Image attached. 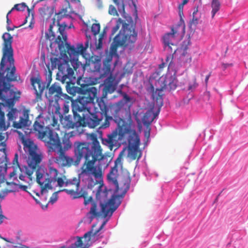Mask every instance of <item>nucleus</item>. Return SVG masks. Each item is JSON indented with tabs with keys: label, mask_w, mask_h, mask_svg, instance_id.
<instances>
[{
	"label": "nucleus",
	"mask_w": 248,
	"mask_h": 248,
	"mask_svg": "<svg viewBox=\"0 0 248 248\" xmlns=\"http://www.w3.org/2000/svg\"><path fill=\"white\" fill-rule=\"evenodd\" d=\"M3 46L2 49V56L0 62V99L4 102L10 110L7 114L9 121L16 120L20 111L14 108L15 104L20 98L19 92H15L11 89L10 82L17 81L18 76L16 74L15 65L14 49L12 46V36L8 32L2 35Z\"/></svg>",
	"instance_id": "obj_1"
},
{
	"label": "nucleus",
	"mask_w": 248,
	"mask_h": 248,
	"mask_svg": "<svg viewBox=\"0 0 248 248\" xmlns=\"http://www.w3.org/2000/svg\"><path fill=\"white\" fill-rule=\"evenodd\" d=\"M22 143L25 151L28 153L27 163L29 168L31 169L27 170L26 174L31 180L33 172H35V180L40 187L42 194L52 190L53 185L56 183L57 186L60 187L63 186L64 183L66 186L71 184L70 181L65 183V176L60 173L51 164H49L46 169L39 165L43 158V155L32 141L23 140Z\"/></svg>",
	"instance_id": "obj_2"
},
{
	"label": "nucleus",
	"mask_w": 248,
	"mask_h": 248,
	"mask_svg": "<svg viewBox=\"0 0 248 248\" xmlns=\"http://www.w3.org/2000/svg\"><path fill=\"white\" fill-rule=\"evenodd\" d=\"M67 181H70L71 184L66 186L64 183L63 186H64L67 187L71 186L72 188H64L54 192L50 197L49 202L52 204L55 202L58 198V192L61 191L65 192L74 199L83 198L85 206L89 203L91 204L90 211L87 213V215H90L89 217L90 222L95 217H102L106 218L108 216L110 217L120 204V203L116 204V199L119 197V195H113L110 199L105 202H103L100 200V197L101 193L106 194V192L102 191L103 184L100 185L98 186L96 193V200H93L92 196L88 197V192L85 188H81L79 191L80 181L78 179L75 178L72 180H66L65 177L64 182Z\"/></svg>",
	"instance_id": "obj_3"
},
{
	"label": "nucleus",
	"mask_w": 248,
	"mask_h": 248,
	"mask_svg": "<svg viewBox=\"0 0 248 248\" xmlns=\"http://www.w3.org/2000/svg\"><path fill=\"white\" fill-rule=\"evenodd\" d=\"M33 130L37 132L39 139L44 142L49 152H65L72 147V142L67 136L64 135L61 141L58 134L44 125L43 122L36 120L33 124Z\"/></svg>",
	"instance_id": "obj_4"
},
{
	"label": "nucleus",
	"mask_w": 248,
	"mask_h": 248,
	"mask_svg": "<svg viewBox=\"0 0 248 248\" xmlns=\"http://www.w3.org/2000/svg\"><path fill=\"white\" fill-rule=\"evenodd\" d=\"M90 138L91 143L80 141L74 142V155L76 157L75 166H78L82 158H84L85 160H88L93 157L95 153L98 155L103 153L96 134H91Z\"/></svg>",
	"instance_id": "obj_5"
},
{
	"label": "nucleus",
	"mask_w": 248,
	"mask_h": 248,
	"mask_svg": "<svg viewBox=\"0 0 248 248\" xmlns=\"http://www.w3.org/2000/svg\"><path fill=\"white\" fill-rule=\"evenodd\" d=\"M124 30L117 34L113 38L111 44L109 53L107 56H110L111 59L113 57H119L117 54L118 46L128 47L132 49L134 47V44L137 40V32L133 30L126 29V26L124 27Z\"/></svg>",
	"instance_id": "obj_6"
},
{
	"label": "nucleus",
	"mask_w": 248,
	"mask_h": 248,
	"mask_svg": "<svg viewBox=\"0 0 248 248\" xmlns=\"http://www.w3.org/2000/svg\"><path fill=\"white\" fill-rule=\"evenodd\" d=\"M124 153V150L120 152L114 161V166L111 167L109 173L107 175L108 180L110 184L114 185L116 193H119L122 189H124L123 195L125 194L129 189L130 183V177H125L124 178L123 186L119 187V186L118 182V178L119 176V171L122 170L123 169Z\"/></svg>",
	"instance_id": "obj_7"
},
{
	"label": "nucleus",
	"mask_w": 248,
	"mask_h": 248,
	"mask_svg": "<svg viewBox=\"0 0 248 248\" xmlns=\"http://www.w3.org/2000/svg\"><path fill=\"white\" fill-rule=\"evenodd\" d=\"M97 94L96 88L91 86L83 87L81 89L77 99L72 102V108L81 112L88 109V104L93 103L95 98L97 97Z\"/></svg>",
	"instance_id": "obj_8"
},
{
	"label": "nucleus",
	"mask_w": 248,
	"mask_h": 248,
	"mask_svg": "<svg viewBox=\"0 0 248 248\" xmlns=\"http://www.w3.org/2000/svg\"><path fill=\"white\" fill-rule=\"evenodd\" d=\"M104 155H98L95 153L93 157L88 160H85L81 168L80 175H85L88 176H94L96 179H100L102 176V170L100 167L95 166L94 164L97 160L100 161L103 159Z\"/></svg>",
	"instance_id": "obj_9"
},
{
	"label": "nucleus",
	"mask_w": 248,
	"mask_h": 248,
	"mask_svg": "<svg viewBox=\"0 0 248 248\" xmlns=\"http://www.w3.org/2000/svg\"><path fill=\"white\" fill-rule=\"evenodd\" d=\"M132 130L127 124H124L122 125L119 124L118 127L111 134L108 135L107 139L102 140V143L112 150L117 141L123 140L126 134L129 135Z\"/></svg>",
	"instance_id": "obj_10"
},
{
	"label": "nucleus",
	"mask_w": 248,
	"mask_h": 248,
	"mask_svg": "<svg viewBox=\"0 0 248 248\" xmlns=\"http://www.w3.org/2000/svg\"><path fill=\"white\" fill-rule=\"evenodd\" d=\"M51 62V70L50 69L49 64H46V67L48 69V79L49 80L48 85L49 84L51 80L52 71L54 69L58 68L59 72L57 75L59 77H62V75L68 74L70 70H73L70 67L69 62L67 61L62 58L51 57L50 59Z\"/></svg>",
	"instance_id": "obj_11"
},
{
	"label": "nucleus",
	"mask_w": 248,
	"mask_h": 248,
	"mask_svg": "<svg viewBox=\"0 0 248 248\" xmlns=\"http://www.w3.org/2000/svg\"><path fill=\"white\" fill-rule=\"evenodd\" d=\"M55 42L58 45L59 49L62 52L67 53L71 59L78 55V51L74 46H71L66 42L67 35L64 33V29L59 28V34L55 37Z\"/></svg>",
	"instance_id": "obj_12"
},
{
	"label": "nucleus",
	"mask_w": 248,
	"mask_h": 248,
	"mask_svg": "<svg viewBox=\"0 0 248 248\" xmlns=\"http://www.w3.org/2000/svg\"><path fill=\"white\" fill-rule=\"evenodd\" d=\"M128 156L131 160H139L141 156L139 149L140 140L135 130L133 129L128 138Z\"/></svg>",
	"instance_id": "obj_13"
},
{
	"label": "nucleus",
	"mask_w": 248,
	"mask_h": 248,
	"mask_svg": "<svg viewBox=\"0 0 248 248\" xmlns=\"http://www.w3.org/2000/svg\"><path fill=\"white\" fill-rule=\"evenodd\" d=\"M73 116H65L63 119V127L66 129H74L75 127H82L84 124V120L79 114L78 113V110H75L72 108Z\"/></svg>",
	"instance_id": "obj_14"
},
{
	"label": "nucleus",
	"mask_w": 248,
	"mask_h": 248,
	"mask_svg": "<svg viewBox=\"0 0 248 248\" xmlns=\"http://www.w3.org/2000/svg\"><path fill=\"white\" fill-rule=\"evenodd\" d=\"M68 74H65L61 77V82L64 84L66 83L65 88L67 92L74 96L76 93L79 94L82 88L75 86V81L76 80V77L74 75V70H70Z\"/></svg>",
	"instance_id": "obj_15"
},
{
	"label": "nucleus",
	"mask_w": 248,
	"mask_h": 248,
	"mask_svg": "<svg viewBox=\"0 0 248 248\" xmlns=\"http://www.w3.org/2000/svg\"><path fill=\"white\" fill-rule=\"evenodd\" d=\"M68 16V14H67V9L66 8H62L58 13L56 14L55 17L53 18L52 23L49 26V29H48V32L46 33V37L47 40H48L49 41H52V40H53L56 37V35H55V33L52 31L53 25L55 24L56 20H57V25L59 26V28L61 27L62 29H64V33H65L64 28H65V27L66 26V25H64V27L62 26V25H60V21L62 18H63L65 16ZM57 33L58 34H59V29H58V30L57 31Z\"/></svg>",
	"instance_id": "obj_16"
},
{
	"label": "nucleus",
	"mask_w": 248,
	"mask_h": 248,
	"mask_svg": "<svg viewBox=\"0 0 248 248\" xmlns=\"http://www.w3.org/2000/svg\"><path fill=\"white\" fill-rule=\"evenodd\" d=\"M183 5L181 3L179 5V15L180 21L178 24L171 28V40L175 39L177 41L181 40L185 33V27L184 20L183 19Z\"/></svg>",
	"instance_id": "obj_17"
},
{
	"label": "nucleus",
	"mask_w": 248,
	"mask_h": 248,
	"mask_svg": "<svg viewBox=\"0 0 248 248\" xmlns=\"http://www.w3.org/2000/svg\"><path fill=\"white\" fill-rule=\"evenodd\" d=\"M84 120V124L82 127L88 126L90 128H95L100 126L103 124L101 123L103 119V116L98 112L91 113L89 112L86 116L83 115L82 116Z\"/></svg>",
	"instance_id": "obj_18"
},
{
	"label": "nucleus",
	"mask_w": 248,
	"mask_h": 248,
	"mask_svg": "<svg viewBox=\"0 0 248 248\" xmlns=\"http://www.w3.org/2000/svg\"><path fill=\"white\" fill-rule=\"evenodd\" d=\"M66 95L62 92V89L57 83H54L48 88L46 96L50 103L58 102L61 97Z\"/></svg>",
	"instance_id": "obj_19"
},
{
	"label": "nucleus",
	"mask_w": 248,
	"mask_h": 248,
	"mask_svg": "<svg viewBox=\"0 0 248 248\" xmlns=\"http://www.w3.org/2000/svg\"><path fill=\"white\" fill-rule=\"evenodd\" d=\"M101 112H98L103 117H105V121L103 124L100 126L101 128H106L110 125V121L112 120V117L109 115V109L113 110L115 111L116 107L115 105L111 106H108L104 101H100L98 102Z\"/></svg>",
	"instance_id": "obj_20"
},
{
	"label": "nucleus",
	"mask_w": 248,
	"mask_h": 248,
	"mask_svg": "<svg viewBox=\"0 0 248 248\" xmlns=\"http://www.w3.org/2000/svg\"><path fill=\"white\" fill-rule=\"evenodd\" d=\"M58 154V156L54 158L55 163L61 166L62 167H70L73 165H74V159L72 157L67 155L65 152H56Z\"/></svg>",
	"instance_id": "obj_21"
},
{
	"label": "nucleus",
	"mask_w": 248,
	"mask_h": 248,
	"mask_svg": "<svg viewBox=\"0 0 248 248\" xmlns=\"http://www.w3.org/2000/svg\"><path fill=\"white\" fill-rule=\"evenodd\" d=\"M17 183L15 182H9L4 179L0 182V198H3L7 193L16 190Z\"/></svg>",
	"instance_id": "obj_22"
},
{
	"label": "nucleus",
	"mask_w": 248,
	"mask_h": 248,
	"mask_svg": "<svg viewBox=\"0 0 248 248\" xmlns=\"http://www.w3.org/2000/svg\"><path fill=\"white\" fill-rule=\"evenodd\" d=\"M106 223V221H104L97 229H94V228L96 225H93L92 229L84 234L83 237L85 242H87L86 244H87V246H89V243L90 242L95 241L100 237L98 233L104 228Z\"/></svg>",
	"instance_id": "obj_23"
},
{
	"label": "nucleus",
	"mask_w": 248,
	"mask_h": 248,
	"mask_svg": "<svg viewBox=\"0 0 248 248\" xmlns=\"http://www.w3.org/2000/svg\"><path fill=\"white\" fill-rule=\"evenodd\" d=\"M116 78L110 75L106 79L103 90L102 98H106L108 94L112 93L116 89V84L114 83Z\"/></svg>",
	"instance_id": "obj_24"
},
{
	"label": "nucleus",
	"mask_w": 248,
	"mask_h": 248,
	"mask_svg": "<svg viewBox=\"0 0 248 248\" xmlns=\"http://www.w3.org/2000/svg\"><path fill=\"white\" fill-rule=\"evenodd\" d=\"M29 110L28 109H25L23 110L22 116H21V112L20 111V114L17 117V118L19 117V120L18 121L15 120L13 122V126L16 129H20L27 126L29 122Z\"/></svg>",
	"instance_id": "obj_25"
},
{
	"label": "nucleus",
	"mask_w": 248,
	"mask_h": 248,
	"mask_svg": "<svg viewBox=\"0 0 248 248\" xmlns=\"http://www.w3.org/2000/svg\"><path fill=\"white\" fill-rule=\"evenodd\" d=\"M31 85L35 91L37 98H41L45 86L39 78L32 77L31 78Z\"/></svg>",
	"instance_id": "obj_26"
},
{
	"label": "nucleus",
	"mask_w": 248,
	"mask_h": 248,
	"mask_svg": "<svg viewBox=\"0 0 248 248\" xmlns=\"http://www.w3.org/2000/svg\"><path fill=\"white\" fill-rule=\"evenodd\" d=\"M190 39H187L186 40L184 41L181 44L179 48H178L171 55V59L176 57L178 53L180 54V58L181 61L185 62L184 59L186 55L187 54V50L188 48V46L190 45Z\"/></svg>",
	"instance_id": "obj_27"
},
{
	"label": "nucleus",
	"mask_w": 248,
	"mask_h": 248,
	"mask_svg": "<svg viewBox=\"0 0 248 248\" xmlns=\"http://www.w3.org/2000/svg\"><path fill=\"white\" fill-rule=\"evenodd\" d=\"M121 25H122V28L119 33H120L122 32V31H123L124 28V27L125 25L126 26L127 30H133L134 31H136L134 25L133 24L130 25L129 24L126 23V22H124V20L121 18H119L117 20L116 25L112 28L111 30V34L110 36V39H111L118 31Z\"/></svg>",
	"instance_id": "obj_28"
},
{
	"label": "nucleus",
	"mask_w": 248,
	"mask_h": 248,
	"mask_svg": "<svg viewBox=\"0 0 248 248\" xmlns=\"http://www.w3.org/2000/svg\"><path fill=\"white\" fill-rule=\"evenodd\" d=\"M152 88L153 90L152 93V98L156 105L160 108L163 106V88L160 89H156L155 91H154V87L152 86Z\"/></svg>",
	"instance_id": "obj_29"
},
{
	"label": "nucleus",
	"mask_w": 248,
	"mask_h": 248,
	"mask_svg": "<svg viewBox=\"0 0 248 248\" xmlns=\"http://www.w3.org/2000/svg\"><path fill=\"white\" fill-rule=\"evenodd\" d=\"M112 59L110 56H107L103 62V68L101 69V75L102 77H106L108 75H112L111 70V63Z\"/></svg>",
	"instance_id": "obj_30"
},
{
	"label": "nucleus",
	"mask_w": 248,
	"mask_h": 248,
	"mask_svg": "<svg viewBox=\"0 0 248 248\" xmlns=\"http://www.w3.org/2000/svg\"><path fill=\"white\" fill-rule=\"evenodd\" d=\"M90 68L93 72L101 73V61L98 56H92L89 61Z\"/></svg>",
	"instance_id": "obj_31"
},
{
	"label": "nucleus",
	"mask_w": 248,
	"mask_h": 248,
	"mask_svg": "<svg viewBox=\"0 0 248 248\" xmlns=\"http://www.w3.org/2000/svg\"><path fill=\"white\" fill-rule=\"evenodd\" d=\"M158 113H153L151 110H148L143 115L142 121L144 125L149 127Z\"/></svg>",
	"instance_id": "obj_32"
},
{
	"label": "nucleus",
	"mask_w": 248,
	"mask_h": 248,
	"mask_svg": "<svg viewBox=\"0 0 248 248\" xmlns=\"http://www.w3.org/2000/svg\"><path fill=\"white\" fill-rule=\"evenodd\" d=\"M130 101V98L129 96L126 93H124L123 99L114 104L116 107L115 114L116 115L117 114L120 109L124 105V104L129 102Z\"/></svg>",
	"instance_id": "obj_33"
},
{
	"label": "nucleus",
	"mask_w": 248,
	"mask_h": 248,
	"mask_svg": "<svg viewBox=\"0 0 248 248\" xmlns=\"http://www.w3.org/2000/svg\"><path fill=\"white\" fill-rule=\"evenodd\" d=\"M185 84H187V90L189 91H192L198 86V84L196 82V78L195 76L188 78L186 81Z\"/></svg>",
	"instance_id": "obj_34"
},
{
	"label": "nucleus",
	"mask_w": 248,
	"mask_h": 248,
	"mask_svg": "<svg viewBox=\"0 0 248 248\" xmlns=\"http://www.w3.org/2000/svg\"><path fill=\"white\" fill-rule=\"evenodd\" d=\"M75 130L68 133H65L64 135L65 136H67V137L70 139V138L73 137L80 135L84 132L82 127H75Z\"/></svg>",
	"instance_id": "obj_35"
},
{
	"label": "nucleus",
	"mask_w": 248,
	"mask_h": 248,
	"mask_svg": "<svg viewBox=\"0 0 248 248\" xmlns=\"http://www.w3.org/2000/svg\"><path fill=\"white\" fill-rule=\"evenodd\" d=\"M39 12L40 14L44 17L47 16L46 17V18L49 17L53 13L52 9L48 7H44L40 8Z\"/></svg>",
	"instance_id": "obj_36"
},
{
	"label": "nucleus",
	"mask_w": 248,
	"mask_h": 248,
	"mask_svg": "<svg viewBox=\"0 0 248 248\" xmlns=\"http://www.w3.org/2000/svg\"><path fill=\"white\" fill-rule=\"evenodd\" d=\"M220 3L218 0H212V17L214 18L216 14L218 11L220 9Z\"/></svg>",
	"instance_id": "obj_37"
},
{
	"label": "nucleus",
	"mask_w": 248,
	"mask_h": 248,
	"mask_svg": "<svg viewBox=\"0 0 248 248\" xmlns=\"http://www.w3.org/2000/svg\"><path fill=\"white\" fill-rule=\"evenodd\" d=\"M26 8H27V10L28 11L29 16L31 9L26 5V3L24 2L15 4L14 6L12 8V10H16L17 11H23L25 10Z\"/></svg>",
	"instance_id": "obj_38"
},
{
	"label": "nucleus",
	"mask_w": 248,
	"mask_h": 248,
	"mask_svg": "<svg viewBox=\"0 0 248 248\" xmlns=\"http://www.w3.org/2000/svg\"><path fill=\"white\" fill-rule=\"evenodd\" d=\"M163 43L164 44V49L167 47L169 49L170 48V33H166L162 38Z\"/></svg>",
	"instance_id": "obj_39"
},
{
	"label": "nucleus",
	"mask_w": 248,
	"mask_h": 248,
	"mask_svg": "<svg viewBox=\"0 0 248 248\" xmlns=\"http://www.w3.org/2000/svg\"><path fill=\"white\" fill-rule=\"evenodd\" d=\"M181 85V82L179 81L174 74L173 77H171V90H175L178 86Z\"/></svg>",
	"instance_id": "obj_40"
},
{
	"label": "nucleus",
	"mask_w": 248,
	"mask_h": 248,
	"mask_svg": "<svg viewBox=\"0 0 248 248\" xmlns=\"http://www.w3.org/2000/svg\"><path fill=\"white\" fill-rule=\"evenodd\" d=\"M100 25L99 23H94L91 27V31L93 34L96 36L100 31Z\"/></svg>",
	"instance_id": "obj_41"
},
{
	"label": "nucleus",
	"mask_w": 248,
	"mask_h": 248,
	"mask_svg": "<svg viewBox=\"0 0 248 248\" xmlns=\"http://www.w3.org/2000/svg\"><path fill=\"white\" fill-rule=\"evenodd\" d=\"M106 34V31H105V29H104L103 31L101 32V33L99 35V38L98 39V44L96 46V48L97 49H100L102 46V41L104 37V36Z\"/></svg>",
	"instance_id": "obj_42"
},
{
	"label": "nucleus",
	"mask_w": 248,
	"mask_h": 248,
	"mask_svg": "<svg viewBox=\"0 0 248 248\" xmlns=\"http://www.w3.org/2000/svg\"><path fill=\"white\" fill-rule=\"evenodd\" d=\"M100 1V0H98ZM115 4L117 6L119 10H123L124 9V0H113Z\"/></svg>",
	"instance_id": "obj_43"
},
{
	"label": "nucleus",
	"mask_w": 248,
	"mask_h": 248,
	"mask_svg": "<svg viewBox=\"0 0 248 248\" xmlns=\"http://www.w3.org/2000/svg\"><path fill=\"white\" fill-rule=\"evenodd\" d=\"M72 59V60L70 61V62L73 67L74 69L76 71L81 64L78 60H75V58H73Z\"/></svg>",
	"instance_id": "obj_44"
},
{
	"label": "nucleus",
	"mask_w": 248,
	"mask_h": 248,
	"mask_svg": "<svg viewBox=\"0 0 248 248\" xmlns=\"http://www.w3.org/2000/svg\"><path fill=\"white\" fill-rule=\"evenodd\" d=\"M77 51H78V55L79 54H83L85 51L86 48L83 46L82 44H78L77 45V47L76 48Z\"/></svg>",
	"instance_id": "obj_45"
},
{
	"label": "nucleus",
	"mask_w": 248,
	"mask_h": 248,
	"mask_svg": "<svg viewBox=\"0 0 248 248\" xmlns=\"http://www.w3.org/2000/svg\"><path fill=\"white\" fill-rule=\"evenodd\" d=\"M77 83L78 85H79L80 86V88H83V87L86 86H89V85L86 84L84 82V81L81 77L78 78V79L77 80Z\"/></svg>",
	"instance_id": "obj_46"
},
{
	"label": "nucleus",
	"mask_w": 248,
	"mask_h": 248,
	"mask_svg": "<svg viewBox=\"0 0 248 248\" xmlns=\"http://www.w3.org/2000/svg\"><path fill=\"white\" fill-rule=\"evenodd\" d=\"M108 13L110 15L113 16L118 15L117 11L115 7L113 5H110L108 9Z\"/></svg>",
	"instance_id": "obj_47"
},
{
	"label": "nucleus",
	"mask_w": 248,
	"mask_h": 248,
	"mask_svg": "<svg viewBox=\"0 0 248 248\" xmlns=\"http://www.w3.org/2000/svg\"><path fill=\"white\" fill-rule=\"evenodd\" d=\"M57 103V105L55 107V113L56 114H58L60 117V118L62 119L63 118V115L61 114L60 112L61 108L60 106L58 104L57 102H56Z\"/></svg>",
	"instance_id": "obj_48"
},
{
	"label": "nucleus",
	"mask_w": 248,
	"mask_h": 248,
	"mask_svg": "<svg viewBox=\"0 0 248 248\" xmlns=\"http://www.w3.org/2000/svg\"><path fill=\"white\" fill-rule=\"evenodd\" d=\"M199 18L198 17H197L196 16H193L192 20L190 22L191 26H192V25L196 26L199 23Z\"/></svg>",
	"instance_id": "obj_49"
},
{
	"label": "nucleus",
	"mask_w": 248,
	"mask_h": 248,
	"mask_svg": "<svg viewBox=\"0 0 248 248\" xmlns=\"http://www.w3.org/2000/svg\"><path fill=\"white\" fill-rule=\"evenodd\" d=\"M52 123L51 124V125L53 127H56L59 126L58 119L55 118V117L54 115H53L52 116Z\"/></svg>",
	"instance_id": "obj_50"
},
{
	"label": "nucleus",
	"mask_w": 248,
	"mask_h": 248,
	"mask_svg": "<svg viewBox=\"0 0 248 248\" xmlns=\"http://www.w3.org/2000/svg\"><path fill=\"white\" fill-rule=\"evenodd\" d=\"M17 186H18V187L23 190V191H27V190L28 189V186H25V185H22V183H20V182H19L18 183H17Z\"/></svg>",
	"instance_id": "obj_51"
},
{
	"label": "nucleus",
	"mask_w": 248,
	"mask_h": 248,
	"mask_svg": "<svg viewBox=\"0 0 248 248\" xmlns=\"http://www.w3.org/2000/svg\"><path fill=\"white\" fill-rule=\"evenodd\" d=\"M69 106L66 104H64L63 107V114H66L69 112Z\"/></svg>",
	"instance_id": "obj_52"
},
{
	"label": "nucleus",
	"mask_w": 248,
	"mask_h": 248,
	"mask_svg": "<svg viewBox=\"0 0 248 248\" xmlns=\"http://www.w3.org/2000/svg\"><path fill=\"white\" fill-rule=\"evenodd\" d=\"M221 65H222V67L223 69L224 70H225L227 67H228L229 66H232V63H222Z\"/></svg>",
	"instance_id": "obj_53"
},
{
	"label": "nucleus",
	"mask_w": 248,
	"mask_h": 248,
	"mask_svg": "<svg viewBox=\"0 0 248 248\" xmlns=\"http://www.w3.org/2000/svg\"><path fill=\"white\" fill-rule=\"evenodd\" d=\"M86 37H87L88 39L86 41V42L85 43V46L84 47L86 48V49L89 46V41L90 40H91V37H90V36H88L87 35H86Z\"/></svg>",
	"instance_id": "obj_54"
},
{
	"label": "nucleus",
	"mask_w": 248,
	"mask_h": 248,
	"mask_svg": "<svg viewBox=\"0 0 248 248\" xmlns=\"http://www.w3.org/2000/svg\"><path fill=\"white\" fill-rule=\"evenodd\" d=\"M18 155L17 154H16L15 155V157L13 160V164H15L16 163L18 165Z\"/></svg>",
	"instance_id": "obj_55"
},
{
	"label": "nucleus",
	"mask_w": 248,
	"mask_h": 248,
	"mask_svg": "<svg viewBox=\"0 0 248 248\" xmlns=\"http://www.w3.org/2000/svg\"><path fill=\"white\" fill-rule=\"evenodd\" d=\"M26 178V176L25 175H24L23 174H20L19 176V178L20 180L22 181H25V178Z\"/></svg>",
	"instance_id": "obj_56"
},
{
	"label": "nucleus",
	"mask_w": 248,
	"mask_h": 248,
	"mask_svg": "<svg viewBox=\"0 0 248 248\" xmlns=\"http://www.w3.org/2000/svg\"><path fill=\"white\" fill-rule=\"evenodd\" d=\"M211 76V73H209L208 75H207L205 77V82L206 83V84H207V83H208V80H209V78H210Z\"/></svg>",
	"instance_id": "obj_57"
},
{
	"label": "nucleus",
	"mask_w": 248,
	"mask_h": 248,
	"mask_svg": "<svg viewBox=\"0 0 248 248\" xmlns=\"http://www.w3.org/2000/svg\"><path fill=\"white\" fill-rule=\"evenodd\" d=\"M16 174V172L15 170H14L13 172H11L9 175L10 179H12Z\"/></svg>",
	"instance_id": "obj_58"
},
{
	"label": "nucleus",
	"mask_w": 248,
	"mask_h": 248,
	"mask_svg": "<svg viewBox=\"0 0 248 248\" xmlns=\"http://www.w3.org/2000/svg\"><path fill=\"white\" fill-rule=\"evenodd\" d=\"M204 95L205 96H207V99H209L210 95V93L209 92H205L204 93Z\"/></svg>",
	"instance_id": "obj_59"
},
{
	"label": "nucleus",
	"mask_w": 248,
	"mask_h": 248,
	"mask_svg": "<svg viewBox=\"0 0 248 248\" xmlns=\"http://www.w3.org/2000/svg\"><path fill=\"white\" fill-rule=\"evenodd\" d=\"M165 63L162 62L161 64H160L159 65V68L160 69H162V68H163L165 67Z\"/></svg>",
	"instance_id": "obj_60"
},
{
	"label": "nucleus",
	"mask_w": 248,
	"mask_h": 248,
	"mask_svg": "<svg viewBox=\"0 0 248 248\" xmlns=\"http://www.w3.org/2000/svg\"><path fill=\"white\" fill-rule=\"evenodd\" d=\"M189 0H183L182 2L181 3V4L183 5L186 4L188 1Z\"/></svg>",
	"instance_id": "obj_61"
},
{
	"label": "nucleus",
	"mask_w": 248,
	"mask_h": 248,
	"mask_svg": "<svg viewBox=\"0 0 248 248\" xmlns=\"http://www.w3.org/2000/svg\"><path fill=\"white\" fill-rule=\"evenodd\" d=\"M19 248H29L28 246L24 245H20Z\"/></svg>",
	"instance_id": "obj_62"
},
{
	"label": "nucleus",
	"mask_w": 248,
	"mask_h": 248,
	"mask_svg": "<svg viewBox=\"0 0 248 248\" xmlns=\"http://www.w3.org/2000/svg\"><path fill=\"white\" fill-rule=\"evenodd\" d=\"M198 12V8H197L196 9L194 12L193 13V16H195Z\"/></svg>",
	"instance_id": "obj_63"
},
{
	"label": "nucleus",
	"mask_w": 248,
	"mask_h": 248,
	"mask_svg": "<svg viewBox=\"0 0 248 248\" xmlns=\"http://www.w3.org/2000/svg\"><path fill=\"white\" fill-rule=\"evenodd\" d=\"M1 239L6 242H10V243H12L11 242H10V241H9L7 238H4V237H2Z\"/></svg>",
	"instance_id": "obj_64"
}]
</instances>
